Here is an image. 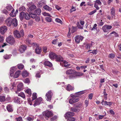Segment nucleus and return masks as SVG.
Wrapping results in <instances>:
<instances>
[{"label": "nucleus", "mask_w": 121, "mask_h": 121, "mask_svg": "<svg viewBox=\"0 0 121 121\" xmlns=\"http://www.w3.org/2000/svg\"><path fill=\"white\" fill-rule=\"evenodd\" d=\"M26 43L28 45L31 44L33 46L36 47V48L35 49L36 53H40L41 52L42 48L41 47H39V45L38 43H31L30 41H29L27 40V41Z\"/></svg>", "instance_id": "1"}, {"label": "nucleus", "mask_w": 121, "mask_h": 121, "mask_svg": "<svg viewBox=\"0 0 121 121\" xmlns=\"http://www.w3.org/2000/svg\"><path fill=\"white\" fill-rule=\"evenodd\" d=\"M50 58L51 59H56L57 61L62 60V57L60 56H58L56 53H50L49 55Z\"/></svg>", "instance_id": "2"}, {"label": "nucleus", "mask_w": 121, "mask_h": 121, "mask_svg": "<svg viewBox=\"0 0 121 121\" xmlns=\"http://www.w3.org/2000/svg\"><path fill=\"white\" fill-rule=\"evenodd\" d=\"M13 34L15 37L17 38H20L24 35L23 31L22 30H21L20 32L17 30H15L14 31Z\"/></svg>", "instance_id": "3"}, {"label": "nucleus", "mask_w": 121, "mask_h": 121, "mask_svg": "<svg viewBox=\"0 0 121 121\" xmlns=\"http://www.w3.org/2000/svg\"><path fill=\"white\" fill-rule=\"evenodd\" d=\"M6 41L11 45H13L15 43V41L14 38L11 36H9L6 38Z\"/></svg>", "instance_id": "4"}, {"label": "nucleus", "mask_w": 121, "mask_h": 121, "mask_svg": "<svg viewBox=\"0 0 121 121\" xmlns=\"http://www.w3.org/2000/svg\"><path fill=\"white\" fill-rule=\"evenodd\" d=\"M43 116H44L47 119H48V118L53 115L52 112L48 110L46 111L43 112Z\"/></svg>", "instance_id": "5"}, {"label": "nucleus", "mask_w": 121, "mask_h": 121, "mask_svg": "<svg viewBox=\"0 0 121 121\" xmlns=\"http://www.w3.org/2000/svg\"><path fill=\"white\" fill-rule=\"evenodd\" d=\"M52 93L51 90L49 91L46 95V98L48 101H50L51 100Z\"/></svg>", "instance_id": "6"}, {"label": "nucleus", "mask_w": 121, "mask_h": 121, "mask_svg": "<svg viewBox=\"0 0 121 121\" xmlns=\"http://www.w3.org/2000/svg\"><path fill=\"white\" fill-rule=\"evenodd\" d=\"M83 75V74L82 73H77L76 74H74L73 75H69V78L70 79H73L77 77L78 76H82Z\"/></svg>", "instance_id": "7"}, {"label": "nucleus", "mask_w": 121, "mask_h": 121, "mask_svg": "<svg viewBox=\"0 0 121 121\" xmlns=\"http://www.w3.org/2000/svg\"><path fill=\"white\" fill-rule=\"evenodd\" d=\"M63 59L62 57V60H59V61H61L60 63V64L62 66L65 67L69 66L70 65L69 64H68V63L65 60H63Z\"/></svg>", "instance_id": "8"}, {"label": "nucleus", "mask_w": 121, "mask_h": 121, "mask_svg": "<svg viewBox=\"0 0 121 121\" xmlns=\"http://www.w3.org/2000/svg\"><path fill=\"white\" fill-rule=\"evenodd\" d=\"M23 89V84L22 82L20 83L17 85V90L16 91V93H18V92L21 91Z\"/></svg>", "instance_id": "9"}, {"label": "nucleus", "mask_w": 121, "mask_h": 121, "mask_svg": "<svg viewBox=\"0 0 121 121\" xmlns=\"http://www.w3.org/2000/svg\"><path fill=\"white\" fill-rule=\"evenodd\" d=\"M12 17H10L6 19L5 23L8 26H10L12 25Z\"/></svg>", "instance_id": "10"}, {"label": "nucleus", "mask_w": 121, "mask_h": 121, "mask_svg": "<svg viewBox=\"0 0 121 121\" xmlns=\"http://www.w3.org/2000/svg\"><path fill=\"white\" fill-rule=\"evenodd\" d=\"M7 30V27L5 26H3L0 28V32L2 34H4Z\"/></svg>", "instance_id": "11"}, {"label": "nucleus", "mask_w": 121, "mask_h": 121, "mask_svg": "<svg viewBox=\"0 0 121 121\" xmlns=\"http://www.w3.org/2000/svg\"><path fill=\"white\" fill-rule=\"evenodd\" d=\"M76 71L74 70L69 69L66 71V74L67 75H73L76 73Z\"/></svg>", "instance_id": "12"}, {"label": "nucleus", "mask_w": 121, "mask_h": 121, "mask_svg": "<svg viewBox=\"0 0 121 121\" xmlns=\"http://www.w3.org/2000/svg\"><path fill=\"white\" fill-rule=\"evenodd\" d=\"M42 99L41 97L36 99L35 101V102L33 105L34 106H35L39 104L42 101Z\"/></svg>", "instance_id": "13"}, {"label": "nucleus", "mask_w": 121, "mask_h": 121, "mask_svg": "<svg viewBox=\"0 0 121 121\" xmlns=\"http://www.w3.org/2000/svg\"><path fill=\"white\" fill-rule=\"evenodd\" d=\"M28 111V109L26 107L22 108L21 107H20L18 109L17 111L19 112H27Z\"/></svg>", "instance_id": "14"}, {"label": "nucleus", "mask_w": 121, "mask_h": 121, "mask_svg": "<svg viewBox=\"0 0 121 121\" xmlns=\"http://www.w3.org/2000/svg\"><path fill=\"white\" fill-rule=\"evenodd\" d=\"M74 113L73 112H69L66 113L64 115V116L66 118H69V117H72L74 115Z\"/></svg>", "instance_id": "15"}, {"label": "nucleus", "mask_w": 121, "mask_h": 121, "mask_svg": "<svg viewBox=\"0 0 121 121\" xmlns=\"http://www.w3.org/2000/svg\"><path fill=\"white\" fill-rule=\"evenodd\" d=\"M14 102L15 103L20 104L22 102L21 99L18 97H14Z\"/></svg>", "instance_id": "16"}, {"label": "nucleus", "mask_w": 121, "mask_h": 121, "mask_svg": "<svg viewBox=\"0 0 121 121\" xmlns=\"http://www.w3.org/2000/svg\"><path fill=\"white\" fill-rule=\"evenodd\" d=\"M26 46L22 45L20 47L19 50L21 53H23L26 49Z\"/></svg>", "instance_id": "17"}, {"label": "nucleus", "mask_w": 121, "mask_h": 121, "mask_svg": "<svg viewBox=\"0 0 121 121\" xmlns=\"http://www.w3.org/2000/svg\"><path fill=\"white\" fill-rule=\"evenodd\" d=\"M79 100L78 99L72 98L69 99V103L71 104H72L74 103L78 102Z\"/></svg>", "instance_id": "18"}, {"label": "nucleus", "mask_w": 121, "mask_h": 121, "mask_svg": "<svg viewBox=\"0 0 121 121\" xmlns=\"http://www.w3.org/2000/svg\"><path fill=\"white\" fill-rule=\"evenodd\" d=\"M111 14L112 18L115 16V8L114 7H112L111 9Z\"/></svg>", "instance_id": "19"}, {"label": "nucleus", "mask_w": 121, "mask_h": 121, "mask_svg": "<svg viewBox=\"0 0 121 121\" xmlns=\"http://www.w3.org/2000/svg\"><path fill=\"white\" fill-rule=\"evenodd\" d=\"M12 24L15 27L17 26V21L16 18L12 19Z\"/></svg>", "instance_id": "20"}, {"label": "nucleus", "mask_w": 121, "mask_h": 121, "mask_svg": "<svg viewBox=\"0 0 121 121\" xmlns=\"http://www.w3.org/2000/svg\"><path fill=\"white\" fill-rule=\"evenodd\" d=\"M6 108L9 112H12L13 111L12 105H8L7 106Z\"/></svg>", "instance_id": "21"}, {"label": "nucleus", "mask_w": 121, "mask_h": 121, "mask_svg": "<svg viewBox=\"0 0 121 121\" xmlns=\"http://www.w3.org/2000/svg\"><path fill=\"white\" fill-rule=\"evenodd\" d=\"M46 1L45 0H42L39 1L38 3V5L40 7H41L45 4Z\"/></svg>", "instance_id": "22"}, {"label": "nucleus", "mask_w": 121, "mask_h": 121, "mask_svg": "<svg viewBox=\"0 0 121 121\" xmlns=\"http://www.w3.org/2000/svg\"><path fill=\"white\" fill-rule=\"evenodd\" d=\"M44 64L45 66H48L50 67H51L52 66V63L48 61L45 62Z\"/></svg>", "instance_id": "23"}, {"label": "nucleus", "mask_w": 121, "mask_h": 121, "mask_svg": "<svg viewBox=\"0 0 121 121\" xmlns=\"http://www.w3.org/2000/svg\"><path fill=\"white\" fill-rule=\"evenodd\" d=\"M21 71L18 70L15 73L13 76V77L14 78H16L18 77L20 74Z\"/></svg>", "instance_id": "24"}, {"label": "nucleus", "mask_w": 121, "mask_h": 121, "mask_svg": "<svg viewBox=\"0 0 121 121\" xmlns=\"http://www.w3.org/2000/svg\"><path fill=\"white\" fill-rule=\"evenodd\" d=\"M66 89L68 91H70L73 90V87L70 84H68L66 88Z\"/></svg>", "instance_id": "25"}, {"label": "nucleus", "mask_w": 121, "mask_h": 121, "mask_svg": "<svg viewBox=\"0 0 121 121\" xmlns=\"http://www.w3.org/2000/svg\"><path fill=\"white\" fill-rule=\"evenodd\" d=\"M25 92L28 94L27 95L28 96H31V89H28L26 90Z\"/></svg>", "instance_id": "26"}, {"label": "nucleus", "mask_w": 121, "mask_h": 121, "mask_svg": "<svg viewBox=\"0 0 121 121\" xmlns=\"http://www.w3.org/2000/svg\"><path fill=\"white\" fill-rule=\"evenodd\" d=\"M22 75L23 77H26L28 75V73L25 70L23 72Z\"/></svg>", "instance_id": "27"}, {"label": "nucleus", "mask_w": 121, "mask_h": 121, "mask_svg": "<svg viewBox=\"0 0 121 121\" xmlns=\"http://www.w3.org/2000/svg\"><path fill=\"white\" fill-rule=\"evenodd\" d=\"M25 14L24 12H21L20 13L19 17L21 20H22L23 19Z\"/></svg>", "instance_id": "28"}, {"label": "nucleus", "mask_w": 121, "mask_h": 121, "mask_svg": "<svg viewBox=\"0 0 121 121\" xmlns=\"http://www.w3.org/2000/svg\"><path fill=\"white\" fill-rule=\"evenodd\" d=\"M10 85V88L12 91L14 90V89L16 88L15 83H11Z\"/></svg>", "instance_id": "29"}, {"label": "nucleus", "mask_w": 121, "mask_h": 121, "mask_svg": "<svg viewBox=\"0 0 121 121\" xmlns=\"http://www.w3.org/2000/svg\"><path fill=\"white\" fill-rule=\"evenodd\" d=\"M6 9L8 11H12L13 9L12 6L10 5H9L6 7Z\"/></svg>", "instance_id": "30"}, {"label": "nucleus", "mask_w": 121, "mask_h": 121, "mask_svg": "<svg viewBox=\"0 0 121 121\" xmlns=\"http://www.w3.org/2000/svg\"><path fill=\"white\" fill-rule=\"evenodd\" d=\"M43 8L44 9L48 11H50L52 10V9L47 5H46L43 7Z\"/></svg>", "instance_id": "31"}, {"label": "nucleus", "mask_w": 121, "mask_h": 121, "mask_svg": "<svg viewBox=\"0 0 121 121\" xmlns=\"http://www.w3.org/2000/svg\"><path fill=\"white\" fill-rule=\"evenodd\" d=\"M41 12V10L40 9H38L34 11V13L36 14L39 15Z\"/></svg>", "instance_id": "32"}, {"label": "nucleus", "mask_w": 121, "mask_h": 121, "mask_svg": "<svg viewBox=\"0 0 121 121\" xmlns=\"http://www.w3.org/2000/svg\"><path fill=\"white\" fill-rule=\"evenodd\" d=\"M6 100L5 96L4 95H2L0 96V101L1 102H4Z\"/></svg>", "instance_id": "33"}, {"label": "nucleus", "mask_w": 121, "mask_h": 121, "mask_svg": "<svg viewBox=\"0 0 121 121\" xmlns=\"http://www.w3.org/2000/svg\"><path fill=\"white\" fill-rule=\"evenodd\" d=\"M36 8L35 6L34 5H32L30 6L29 8V9L31 11H33L34 9H36Z\"/></svg>", "instance_id": "34"}, {"label": "nucleus", "mask_w": 121, "mask_h": 121, "mask_svg": "<svg viewBox=\"0 0 121 121\" xmlns=\"http://www.w3.org/2000/svg\"><path fill=\"white\" fill-rule=\"evenodd\" d=\"M24 18L26 20H29L30 19V15L27 13H25Z\"/></svg>", "instance_id": "35"}, {"label": "nucleus", "mask_w": 121, "mask_h": 121, "mask_svg": "<svg viewBox=\"0 0 121 121\" xmlns=\"http://www.w3.org/2000/svg\"><path fill=\"white\" fill-rule=\"evenodd\" d=\"M71 110L72 111L74 112H78L80 110V109L77 108H71Z\"/></svg>", "instance_id": "36"}, {"label": "nucleus", "mask_w": 121, "mask_h": 121, "mask_svg": "<svg viewBox=\"0 0 121 121\" xmlns=\"http://www.w3.org/2000/svg\"><path fill=\"white\" fill-rule=\"evenodd\" d=\"M74 39L76 43H78L80 42V40L79 36H77L76 37H75Z\"/></svg>", "instance_id": "37"}, {"label": "nucleus", "mask_w": 121, "mask_h": 121, "mask_svg": "<svg viewBox=\"0 0 121 121\" xmlns=\"http://www.w3.org/2000/svg\"><path fill=\"white\" fill-rule=\"evenodd\" d=\"M85 93V91H83L78 92L75 93V95H82Z\"/></svg>", "instance_id": "38"}, {"label": "nucleus", "mask_w": 121, "mask_h": 121, "mask_svg": "<svg viewBox=\"0 0 121 121\" xmlns=\"http://www.w3.org/2000/svg\"><path fill=\"white\" fill-rule=\"evenodd\" d=\"M12 56V55L11 54H10L9 55L6 54L4 56V57L5 59H8L10 58Z\"/></svg>", "instance_id": "39"}, {"label": "nucleus", "mask_w": 121, "mask_h": 121, "mask_svg": "<svg viewBox=\"0 0 121 121\" xmlns=\"http://www.w3.org/2000/svg\"><path fill=\"white\" fill-rule=\"evenodd\" d=\"M18 68L20 69H22L24 67V65L21 64H19L17 65Z\"/></svg>", "instance_id": "40"}, {"label": "nucleus", "mask_w": 121, "mask_h": 121, "mask_svg": "<svg viewBox=\"0 0 121 121\" xmlns=\"http://www.w3.org/2000/svg\"><path fill=\"white\" fill-rule=\"evenodd\" d=\"M18 95L22 97L23 98H24L25 97V95L24 93L23 92H21L18 94Z\"/></svg>", "instance_id": "41"}, {"label": "nucleus", "mask_w": 121, "mask_h": 121, "mask_svg": "<svg viewBox=\"0 0 121 121\" xmlns=\"http://www.w3.org/2000/svg\"><path fill=\"white\" fill-rule=\"evenodd\" d=\"M37 94L36 93H33L32 94V100H33L35 99L37 97Z\"/></svg>", "instance_id": "42"}, {"label": "nucleus", "mask_w": 121, "mask_h": 121, "mask_svg": "<svg viewBox=\"0 0 121 121\" xmlns=\"http://www.w3.org/2000/svg\"><path fill=\"white\" fill-rule=\"evenodd\" d=\"M67 121H74L75 119V118L72 117H69V118H67Z\"/></svg>", "instance_id": "43"}, {"label": "nucleus", "mask_w": 121, "mask_h": 121, "mask_svg": "<svg viewBox=\"0 0 121 121\" xmlns=\"http://www.w3.org/2000/svg\"><path fill=\"white\" fill-rule=\"evenodd\" d=\"M97 10L95 9L92 11L91 12L88 13V14L89 15H91L96 12Z\"/></svg>", "instance_id": "44"}, {"label": "nucleus", "mask_w": 121, "mask_h": 121, "mask_svg": "<svg viewBox=\"0 0 121 121\" xmlns=\"http://www.w3.org/2000/svg\"><path fill=\"white\" fill-rule=\"evenodd\" d=\"M95 4L100 5L101 4V3L99 0H97L95 1Z\"/></svg>", "instance_id": "45"}, {"label": "nucleus", "mask_w": 121, "mask_h": 121, "mask_svg": "<svg viewBox=\"0 0 121 121\" xmlns=\"http://www.w3.org/2000/svg\"><path fill=\"white\" fill-rule=\"evenodd\" d=\"M46 20L47 22H51L52 21V19L49 17H47L46 18Z\"/></svg>", "instance_id": "46"}, {"label": "nucleus", "mask_w": 121, "mask_h": 121, "mask_svg": "<svg viewBox=\"0 0 121 121\" xmlns=\"http://www.w3.org/2000/svg\"><path fill=\"white\" fill-rule=\"evenodd\" d=\"M30 17H31L32 18H35L36 17V14H35L31 13L30 14Z\"/></svg>", "instance_id": "47"}, {"label": "nucleus", "mask_w": 121, "mask_h": 121, "mask_svg": "<svg viewBox=\"0 0 121 121\" xmlns=\"http://www.w3.org/2000/svg\"><path fill=\"white\" fill-rule=\"evenodd\" d=\"M97 25L96 24H95L93 26V28L91 29V30H93L96 29L97 27Z\"/></svg>", "instance_id": "48"}, {"label": "nucleus", "mask_w": 121, "mask_h": 121, "mask_svg": "<svg viewBox=\"0 0 121 121\" xmlns=\"http://www.w3.org/2000/svg\"><path fill=\"white\" fill-rule=\"evenodd\" d=\"M24 82L26 83H30V81L29 78H26L24 81Z\"/></svg>", "instance_id": "49"}, {"label": "nucleus", "mask_w": 121, "mask_h": 121, "mask_svg": "<svg viewBox=\"0 0 121 121\" xmlns=\"http://www.w3.org/2000/svg\"><path fill=\"white\" fill-rule=\"evenodd\" d=\"M14 12V9H13L11 11V12L10 14V16L12 17H13L15 15V13H13V12Z\"/></svg>", "instance_id": "50"}, {"label": "nucleus", "mask_w": 121, "mask_h": 121, "mask_svg": "<svg viewBox=\"0 0 121 121\" xmlns=\"http://www.w3.org/2000/svg\"><path fill=\"white\" fill-rule=\"evenodd\" d=\"M45 16H48L51 17V16L50 14L46 12H44L42 13Z\"/></svg>", "instance_id": "51"}, {"label": "nucleus", "mask_w": 121, "mask_h": 121, "mask_svg": "<svg viewBox=\"0 0 121 121\" xmlns=\"http://www.w3.org/2000/svg\"><path fill=\"white\" fill-rule=\"evenodd\" d=\"M4 90L5 92L7 93H8L9 92V89L6 86L4 87Z\"/></svg>", "instance_id": "52"}, {"label": "nucleus", "mask_w": 121, "mask_h": 121, "mask_svg": "<svg viewBox=\"0 0 121 121\" xmlns=\"http://www.w3.org/2000/svg\"><path fill=\"white\" fill-rule=\"evenodd\" d=\"M26 9L24 6H22L20 8L19 10V11H24Z\"/></svg>", "instance_id": "53"}, {"label": "nucleus", "mask_w": 121, "mask_h": 121, "mask_svg": "<svg viewBox=\"0 0 121 121\" xmlns=\"http://www.w3.org/2000/svg\"><path fill=\"white\" fill-rule=\"evenodd\" d=\"M76 30V27H75L72 26V29L71 30L72 33H73Z\"/></svg>", "instance_id": "54"}, {"label": "nucleus", "mask_w": 121, "mask_h": 121, "mask_svg": "<svg viewBox=\"0 0 121 121\" xmlns=\"http://www.w3.org/2000/svg\"><path fill=\"white\" fill-rule=\"evenodd\" d=\"M55 21L58 23L61 24L62 22V21L58 18H56L55 19Z\"/></svg>", "instance_id": "55"}, {"label": "nucleus", "mask_w": 121, "mask_h": 121, "mask_svg": "<svg viewBox=\"0 0 121 121\" xmlns=\"http://www.w3.org/2000/svg\"><path fill=\"white\" fill-rule=\"evenodd\" d=\"M87 5L91 6H92L93 5V4L91 2V0L89 1V2L87 3Z\"/></svg>", "instance_id": "56"}, {"label": "nucleus", "mask_w": 121, "mask_h": 121, "mask_svg": "<svg viewBox=\"0 0 121 121\" xmlns=\"http://www.w3.org/2000/svg\"><path fill=\"white\" fill-rule=\"evenodd\" d=\"M92 45V43H91V44H88L86 46V48L87 49L90 48V47H91Z\"/></svg>", "instance_id": "57"}, {"label": "nucleus", "mask_w": 121, "mask_h": 121, "mask_svg": "<svg viewBox=\"0 0 121 121\" xmlns=\"http://www.w3.org/2000/svg\"><path fill=\"white\" fill-rule=\"evenodd\" d=\"M40 20V18L39 16H36L35 18V20L36 22H39Z\"/></svg>", "instance_id": "58"}, {"label": "nucleus", "mask_w": 121, "mask_h": 121, "mask_svg": "<svg viewBox=\"0 0 121 121\" xmlns=\"http://www.w3.org/2000/svg\"><path fill=\"white\" fill-rule=\"evenodd\" d=\"M27 120L29 121H32L34 119V118H31L30 117H27Z\"/></svg>", "instance_id": "59"}, {"label": "nucleus", "mask_w": 121, "mask_h": 121, "mask_svg": "<svg viewBox=\"0 0 121 121\" xmlns=\"http://www.w3.org/2000/svg\"><path fill=\"white\" fill-rule=\"evenodd\" d=\"M109 57L111 58H113L115 56V55L113 54V53H111L109 54Z\"/></svg>", "instance_id": "60"}, {"label": "nucleus", "mask_w": 121, "mask_h": 121, "mask_svg": "<svg viewBox=\"0 0 121 121\" xmlns=\"http://www.w3.org/2000/svg\"><path fill=\"white\" fill-rule=\"evenodd\" d=\"M35 76L37 78H39L40 77V74L39 72H37Z\"/></svg>", "instance_id": "61"}, {"label": "nucleus", "mask_w": 121, "mask_h": 121, "mask_svg": "<svg viewBox=\"0 0 121 121\" xmlns=\"http://www.w3.org/2000/svg\"><path fill=\"white\" fill-rule=\"evenodd\" d=\"M16 119L17 120L16 121H22V117H19L18 118H16Z\"/></svg>", "instance_id": "62"}, {"label": "nucleus", "mask_w": 121, "mask_h": 121, "mask_svg": "<svg viewBox=\"0 0 121 121\" xmlns=\"http://www.w3.org/2000/svg\"><path fill=\"white\" fill-rule=\"evenodd\" d=\"M93 96V94L92 93L90 94L89 95L88 97L89 99H92Z\"/></svg>", "instance_id": "63"}, {"label": "nucleus", "mask_w": 121, "mask_h": 121, "mask_svg": "<svg viewBox=\"0 0 121 121\" xmlns=\"http://www.w3.org/2000/svg\"><path fill=\"white\" fill-rule=\"evenodd\" d=\"M85 104L86 106V107H87L89 103V100L88 99H86L85 101Z\"/></svg>", "instance_id": "64"}]
</instances>
